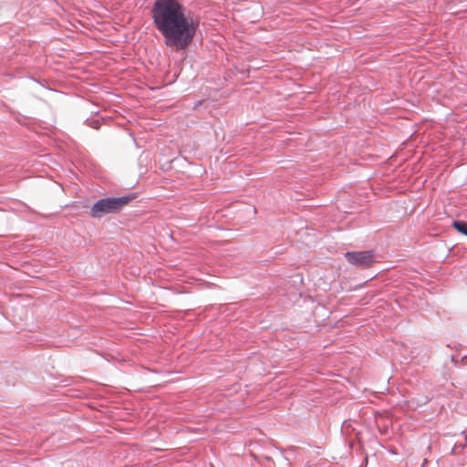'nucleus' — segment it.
<instances>
[{
  "mask_svg": "<svg viewBox=\"0 0 467 467\" xmlns=\"http://www.w3.org/2000/svg\"><path fill=\"white\" fill-rule=\"evenodd\" d=\"M152 18L167 47L182 50L192 42L197 25L177 0H156Z\"/></svg>",
  "mask_w": 467,
  "mask_h": 467,
  "instance_id": "f257e3e1",
  "label": "nucleus"
},
{
  "mask_svg": "<svg viewBox=\"0 0 467 467\" xmlns=\"http://www.w3.org/2000/svg\"><path fill=\"white\" fill-rule=\"evenodd\" d=\"M131 200H133L132 196L101 199L91 207L90 215L93 218H99L108 213H118Z\"/></svg>",
  "mask_w": 467,
  "mask_h": 467,
  "instance_id": "f03ea898",
  "label": "nucleus"
},
{
  "mask_svg": "<svg viewBox=\"0 0 467 467\" xmlns=\"http://www.w3.org/2000/svg\"><path fill=\"white\" fill-rule=\"evenodd\" d=\"M345 257L349 264L358 267H368L374 262V254L371 251L348 252Z\"/></svg>",
  "mask_w": 467,
  "mask_h": 467,
  "instance_id": "7ed1b4c3",
  "label": "nucleus"
},
{
  "mask_svg": "<svg viewBox=\"0 0 467 467\" xmlns=\"http://www.w3.org/2000/svg\"><path fill=\"white\" fill-rule=\"evenodd\" d=\"M452 226L461 234L467 235V223L464 221H453Z\"/></svg>",
  "mask_w": 467,
  "mask_h": 467,
  "instance_id": "20e7f679",
  "label": "nucleus"
}]
</instances>
